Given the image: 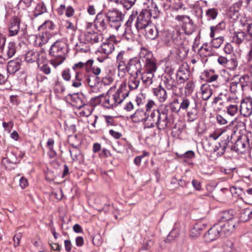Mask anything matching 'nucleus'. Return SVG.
I'll list each match as a JSON object with an SVG mask.
<instances>
[{"label": "nucleus", "mask_w": 252, "mask_h": 252, "mask_svg": "<svg viewBox=\"0 0 252 252\" xmlns=\"http://www.w3.org/2000/svg\"><path fill=\"white\" fill-rule=\"evenodd\" d=\"M229 142V135H226V137L220 143V147L222 151H224L227 147Z\"/></svg>", "instance_id": "53"}, {"label": "nucleus", "mask_w": 252, "mask_h": 252, "mask_svg": "<svg viewBox=\"0 0 252 252\" xmlns=\"http://www.w3.org/2000/svg\"><path fill=\"white\" fill-rule=\"evenodd\" d=\"M74 10L71 6H68L66 8L65 15L67 17H70L74 15Z\"/></svg>", "instance_id": "64"}, {"label": "nucleus", "mask_w": 252, "mask_h": 252, "mask_svg": "<svg viewBox=\"0 0 252 252\" xmlns=\"http://www.w3.org/2000/svg\"><path fill=\"white\" fill-rule=\"evenodd\" d=\"M125 52L124 51H120L117 56V63L119 64H126V59L124 57Z\"/></svg>", "instance_id": "47"}, {"label": "nucleus", "mask_w": 252, "mask_h": 252, "mask_svg": "<svg viewBox=\"0 0 252 252\" xmlns=\"http://www.w3.org/2000/svg\"><path fill=\"white\" fill-rule=\"evenodd\" d=\"M135 17V16H134L133 14H132L129 16L128 20H127V22L126 23V25L127 27V28L126 29L125 32L123 34V35H122L123 38H126V39L128 40L132 37L130 32L128 33L127 32L129 30L128 27L131 26V23L133 21L134 18Z\"/></svg>", "instance_id": "37"}, {"label": "nucleus", "mask_w": 252, "mask_h": 252, "mask_svg": "<svg viewBox=\"0 0 252 252\" xmlns=\"http://www.w3.org/2000/svg\"><path fill=\"white\" fill-rule=\"evenodd\" d=\"M239 83L236 82H232L230 84V90L231 93L235 94L237 92Z\"/></svg>", "instance_id": "62"}, {"label": "nucleus", "mask_w": 252, "mask_h": 252, "mask_svg": "<svg viewBox=\"0 0 252 252\" xmlns=\"http://www.w3.org/2000/svg\"><path fill=\"white\" fill-rule=\"evenodd\" d=\"M145 36L150 39H155L158 36V32L155 25L151 23L145 30Z\"/></svg>", "instance_id": "22"}, {"label": "nucleus", "mask_w": 252, "mask_h": 252, "mask_svg": "<svg viewBox=\"0 0 252 252\" xmlns=\"http://www.w3.org/2000/svg\"><path fill=\"white\" fill-rule=\"evenodd\" d=\"M196 105H195V108H193L192 110L189 111L187 113V116L189 120L193 121L195 120L197 117V111L196 109Z\"/></svg>", "instance_id": "49"}, {"label": "nucleus", "mask_w": 252, "mask_h": 252, "mask_svg": "<svg viewBox=\"0 0 252 252\" xmlns=\"http://www.w3.org/2000/svg\"><path fill=\"white\" fill-rule=\"evenodd\" d=\"M126 9H130L134 4L135 0H118Z\"/></svg>", "instance_id": "48"}, {"label": "nucleus", "mask_w": 252, "mask_h": 252, "mask_svg": "<svg viewBox=\"0 0 252 252\" xmlns=\"http://www.w3.org/2000/svg\"><path fill=\"white\" fill-rule=\"evenodd\" d=\"M84 39L87 43H96L101 40L102 36L96 32L86 31L84 35Z\"/></svg>", "instance_id": "16"}, {"label": "nucleus", "mask_w": 252, "mask_h": 252, "mask_svg": "<svg viewBox=\"0 0 252 252\" xmlns=\"http://www.w3.org/2000/svg\"><path fill=\"white\" fill-rule=\"evenodd\" d=\"M147 112L142 109H138L136 111L134 114L131 116L132 120L135 123L140 122H144L145 123V120L147 117Z\"/></svg>", "instance_id": "19"}, {"label": "nucleus", "mask_w": 252, "mask_h": 252, "mask_svg": "<svg viewBox=\"0 0 252 252\" xmlns=\"http://www.w3.org/2000/svg\"><path fill=\"white\" fill-rule=\"evenodd\" d=\"M3 56L7 59L13 57L17 51L16 44L13 41L8 42L1 49Z\"/></svg>", "instance_id": "13"}, {"label": "nucleus", "mask_w": 252, "mask_h": 252, "mask_svg": "<svg viewBox=\"0 0 252 252\" xmlns=\"http://www.w3.org/2000/svg\"><path fill=\"white\" fill-rule=\"evenodd\" d=\"M223 51L226 54H230L233 51V48L230 43H227L224 47Z\"/></svg>", "instance_id": "57"}, {"label": "nucleus", "mask_w": 252, "mask_h": 252, "mask_svg": "<svg viewBox=\"0 0 252 252\" xmlns=\"http://www.w3.org/2000/svg\"><path fill=\"white\" fill-rule=\"evenodd\" d=\"M194 88V84L193 82L192 81L188 82L185 88L186 93L191 94L193 91Z\"/></svg>", "instance_id": "52"}, {"label": "nucleus", "mask_w": 252, "mask_h": 252, "mask_svg": "<svg viewBox=\"0 0 252 252\" xmlns=\"http://www.w3.org/2000/svg\"><path fill=\"white\" fill-rule=\"evenodd\" d=\"M244 30L247 32L246 40L250 41L252 39V22H248L244 25Z\"/></svg>", "instance_id": "43"}, {"label": "nucleus", "mask_w": 252, "mask_h": 252, "mask_svg": "<svg viewBox=\"0 0 252 252\" xmlns=\"http://www.w3.org/2000/svg\"><path fill=\"white\" fill-rule=\"evenodd\" d=\"M93 61L91 60H89L87 61L86 63H84L82 62H79L77 63H75L72 68L74 70H76L78 68H82L84 67H85V69L87 72L89 71L90 69V67L93 65Z\"/></svg>", "instance_id": "33"}, {"label": "nucleus", "mask_w": 252, "mask_h": 252, "mask_svg": "<svg viewBox=\"0 0 252 252\" xmlns=\"http://www.w3.org/2000/svg\"><path fill=\"white\" fill-rule=\"evenodd\" d=\"M225 28V23L223 22H220L219 24L216 26H212L210 28V37L214 38L215 35L219 33L220 31L224 29Z\"/></svg>", "instance_id": "31"}, {"label": "nucleus", "mask_w": 252, "mask_h": 252, "mask_svg": "<svg viewBox=\"0 0 252 252\" xmlns=\"http://www.w3.org/2000/svg\"><path fill=\"white\" fill-rule=\"evenodd\" d=\"M137 77L138 76L135 75H130L128 84L130 90H135L138 87L140 84V79L138 78Z\"/></svg>", "instance_id": "29"}, {"label": "nucleus", "mask_w": 252, "mask_h": 252, "mask_svg": "<svg viewBox=\"0 0 252 252\" xmlns=\"http://www.w3.org/2000/svg\"><path fill=\"white\" fill-rule=\"evenodd\" d=\"M252 211L250 209H246L242 211L240 216L241 221L245 222L252 218Z\"/></svg>", "instance_id": "39"}, {"label": "nucleus", "mask_w": 252, "mask_h": 252, "mask_svg": "<svg viewBox=\"0 0 252 252\" xmlns=\"http://www.w3.org/2000/svg\"><path fill=\"white\" fill-rule=\"evenodd\" d=\"M128 94V92L126 90V84L123 82L121 84L115 94L112 95L107 94L105 96L103 105L107 108H113L120 104Z\"/></svg>", "instance_id": "2"}, {"label": "nucleus", "mask_w": 252, "mask_h": 252, "mask_svg": "<svg viewBox=\"0 0 252 252\" xmlns=\"http://www.w3.org/2000/svg\"><path fill=\"white\" fill-rule=\"evenodd\" d=\"M247 35L243 32H235L233 37L232 40L237 44H240L246 39Z\"/></svg>", "instance_id": "32"}, {"label": "nucleus", "mask_w": 252, "mask_h": 252, "mask_svg": "<svg viewBox=\"0 0 252 252\" xmlns=\"http://www.w3.org/2000/svg\"><path fill=\"white\" fill-rule=\"evenodd\" d=\"M190 103V100L187 98H183L182 102L180 104V109L186 110L189 106Z\"/></svg>", "instance_id": "51"}, {"label": "nucleus", "mask_w": 252, "mask_h": 252, "mask_svg": "<svg viewBox=\"0 0 252 252\" xmlns=\"http://www.w3.org/2000/svg\"><path fill=\"white\" fill-rule=\"evenodd\" d=\"M175 19L179 22H182L185 25V28H186V25H189V26L192 25V21L187 15H177L175 17Z\"/></svg>", "instance_id": "36"}, {"label": "nucleus", "mask_w": 252, "mask_h": 252, "mask_svg": "<svg viewBox=\"0 0 252 252\" xmlns=\"http://www.w3.org/2000/svg\"><path fill=\"white\" fill-rule=\"evenodd\" d=\"M109 23L110 26L118 31L121 25L123 18V14L117 10H109L105 15Z\"/></svg>", "instance_id": "4"}, {"label": "nucleus", "mask_w": 252, "mask_h": 252, "mask_svg": "<svg viewBox=\"0 0 252 252\" xmlns=\"http://www.w3.org/2000/svg\"><path fill=\"white\" fill-rule=\"evenodd\" d=\"M157 64L155 59L144 63V71L147 73H151L154 74L157 69Z\"/></svg>", "instance_id": "21"}, {"label": "nucleus", "mask_w": 252, "mask_h": 252, "mask_svg": "<svg viewBox=\"0 0 252 252\" xmlns=\"http://www.w3.org/2000/svg\"><path fill=\"white\" fill-rule=\"evenodd\" d=\"M141 80L142 82L145 86H149L152 84L153 82V79L154 77V74H151V73L142 72Z\"/></svg>", "instance_id": "30"}, {"label": "nucleus", "mask_w": 252, "mask_h": 252, "mask_svg": "<svg viewBox=\"0 0 252 252\" xmlns=\"http://www.w3.org/2000/svg\"><path fill=\"white\" fill-rule=\"evenodd\" d=\"M153 94L160 102H164L167 98V94L166 90L161 86L153 89Z\"/></svg>", "instance_id": "18"}, {"label": "nucleus", "mask_w": 252, "mask_h": 252, "mask_svg": "<svg viewBox=\"0 0 252 252\" xmlns=\"http://www.w3.org/2000/svg\"><path fill=\"white\" fill-rule=\"evenodd\" d=\"M118 75L120 77H124L126 73L128 72V63L126 64L118 65Z\"/></svg>", "instance_id": "45"}, {"label": "nucleus", "mask_w": 252, "mask_h": 252, "mask_svg": "<svg viewBox=\"0 0 252 252\" xmlns=\"http://www.w3.org/2000/svg\"><path fill=\"white\" fill-rule=\"evenodd\" d=\"M128 63V72L130 75L138 76L142 74V65L140 59L134 57L130 59Z\"/></svg>", "instance_id": "5"}, {"label": "nucleus", "mask_w": 252, "mask_h": 252, "mask_svg": "<svg viewBox=\"0 0 252 252\" xmlns=\"http://www.w3.org/2000/svg\"><path fill=\"white\" fill-rule=\"evenodd\" d=\"M212 45L216 48H219L222 44L224 39L223 36H219L215 38H212Z\"/></svg>", "instance_id": "46"}, {"label": "nucleus", "mask_w": 252, "mask_h": 252, "mask_svg": "<svg viewBox=\"0 0 252 252\" xmlns=\"http://www.w3.org/2000/svg\"><path fill=\"white\" fill-rule=\"evenodd\" d=\"M66 53V44L63 41H56L52 45L49 51V55L53 57L50 60L51 64L55 68L61 64L65 60Z\"/></svg>", "instance_id": "1"}, {"label": "nucleus", "mask_w": 252, "mask_h": 252, "mask_svg": "<svg viewBox=\"0 0 252 252\" xmlns=\"http://www.w3.org/2000/svg\"><path fill=\"white\" fill-rule=\"evenodd\" d=\"M50 39L49 34L47 32L39 34L36 37L35 40V45L37 46H41L47 43Z\"/></svg>", "instance_id": "25"}, {"label": "nucleus", "mask_w": 252, "mask_h": 252, "mask_svg": "<svg viewBox=\"0 0 252 252\" xmlns=\"http://www.w3.org/2000/svg\"><path fill=\"white\" fill-rule=\"evenodd\" d=\"M220 226V230L222 235L227 236L231 235L234 231L238 222H219L217 223Z\"/></svg>", "instance_id": "7"}, {"label": "nucleus", "mask_w": 252, "mask_h": 252, "mask_svg": "<svg viewBox=\"0 0 252 252\" xmlns=\"http://www.w3.org/2000/svg\"><path fill=\"white\" fill-rule=\"evenodd\" d=\"M226 109L228 115L234 116L238 113V106L236 104H230L226 106Z\"/></svg>", "instance_id": "40"}, {"label": "nucleus", "mask_w": 252, "mask_h": 252, "mask_svg": "<svg viewBox=\"0 0 252 252\" xmlns=\"http://www.w3.org/2000/svg\"><path fill=\"white\" fill-rule=\"evenodd\" d=\"M2 126L4 128L5 130L10 132L13 127V123L12 121H9L8 123L3 122Z\"/></svg>", "instance_id": "55"}, {"label": "nucleus", "mask_w": 252, "mask_h": 252, "mask_svg": "<svg viewBox=\"0 0 252 252\" xmlns=\"http://www.w3.org/2000/svg\"><path fill=\"white\" fill-rule=\"evenodd\" d=\"M156 126L159 129H163L168 126L169 120L167 113L165 111L159 112V116Z\"/></svg>", "instance_id": "17"}, {"label": "nucleus", "mask_w": 252, "mask_h": 252, "mask_svg": "<svg viewBox=\"0 0 252 252\" xmlns=\"http://www.w3.org/2000/svg\"><path fill=\"white\" fill-rule=\"evenodd\" d=\"M241 86L243 89L244 88L248 87L249 88H252V83L251 78L248 75H244L242 76L239 79Z\"/></svg>", "instance_id": "34"}, {"label": "nucleus", "mask_w": 252, "mask_h": 252, "mask_svg": "<svg viewBox=\"0 0 252 252\" xmlns=\"http://www.w3.org/2000/svg\"><path fill=\"white\" fill-rule=\"evenodd\" d=\"M242 3L248 10H252V0H242Z\"/></svg>", "instance_id": "63"}, {"label": "nucleus", "mask_w": 252, "mask_h": 252, "mask_svg": "<svg viewBox=\"0 0 252 252\" xmlns=\"http://www.w3.org/2000/svg\"><path fill=\"white\" fill-rule=\"evenodd\" d=\"M28 185V180L24 177H21L19 181V186L21 188L24 189L26 188Z\"/></svg>", "instance_id": "60"}, {"label": "nucleus", "mask_w": 252, "mask_h": 252, "mask_svg": "<svg viewBox=\"0 0 252 252\" xmlns=\"http://www.w3.org/2000/svg\"><path fill=\"white\" fill-rule=\"evenodd\" d=\"M78 108L80 110L79 112L80 116L88 117L93 111V107L90 104H84L79 106Z\"/></svg>", "instance_id": "28"}, {"label": "nucleus", "mask_w": 252, "mask_h": 252, "mask_svg": "<svg viewBox=\"0 0 252 252\" xmlns=\"http://www.w3.org/2000/svg\"><path fill=\"white\" fill-rule=\"evenodd\" d=\"M220 226L215 224L204 235V238L206 242H210L216 240L221 235L220 230Z\"/></svg>", "instance_id": "10"}, {"label": "nucleus", "mask_w": 252, "mask_h": 252, "mask_svg": "<svg viewBox=\"0 0 252 252\" xmlns=\"http://www.w3.org/2000/svg\"><path fill=\"white\" fill-rule=\"evenodd\" d=\"M240 112L245 117H250L252 114V99L249 97L242 101Z\"/></svg>", "instance_id": "9"}, {"label": "nucleus", "mask_w": 252, "mask_h": 252, "mask_svg": "<svg viewBox=\"0 0 252 252\" xmlns=\"http://www.w3.org/2000/svg\"><path fill=\"white\" fill-rule=\"evenodd\" d=\"M219 222H238V220L236 217L234 211L230 210L222 211L219 213L218 217Z\"/></svg>", "instance_id": "8"}, {"label": "nucleus", "mask_w": 252, "mask_h": 252, "mask_svg": "<svg viewBox=\"0 0 252 252\" xmlns=\"http://www.w3.org/2000/svg\"><path fill=\"white\" fill-rule=\"evenodd\" d=\"M171 4V8L173 10L177 11L182 8L184 4L182 3V0H172Z\"/></svg>", "instance_id": "50"}, {"label": "nucleus", "mask_w": 252, "mask_h": 252, "mask_svg": "<svg viewBox=\"0 0 252 252\" xmlns=\"http://www.w3.org/2000/svg\"><path fill=\"white\" fill-rule=\"evenodd\" d=\"M20 25V20L18 17L14 16L10 19L8 25L9 36H15L18 33Z\"/></svg>", "instance_id": "12"}, {"label": "nucleus", "mask_w": 252, "mask_h": 252, "mask_svg": "<svg viewBox=\"0 0 252 252\" xmlns=\"http://www.w3.org/2000/svg\"><path fill=\"white\" fill-rule=\"evenodd\" d=\"M46 12V8L43 3H40L37 4L34 10V15L37 17Z\"/></svg>", "instance_id": "42"}, {"label": "nucleus", "mask_w": 252, "mask_h": 252, "mask_svg": "<svg viewBox=\"0 0 252 252\" xmlns=\"http://www.w3.org/2000/svg\"><path fill=\"white\" fill-rule=\"evenodd\" d=\"M116 41V36L114 35H110L101 45L99 52L108 55L111 54L115 49L114 42Z\"/></svg>", "instance_id": "6"}, {"label": "nucleus", "mask_w": 252, "mask_h": 252, "mask_svg": "<svg viewBox=\"0 0 252 252\" xmlns=\"http://www.w3.org/2000/svg\"><path fill=\"white\" fill-rule=\"evenodd\" d=\"M69 152L73 160H77L79 159L81 155V151L77 146L72 144L71 148L69 149Z\"/></svg>", "instance_id": "38"}, {"label": "nucleus", "mask_w": 252, "mask_h": 252, "mask_svg": "<svg viewBox=\"0 0 252 252\" xmlns=\"http://www.w3.org/2000/svg\"><path fill=\"white\" fill-rule=\"evenodd\" d=\"M101 79L95 75H88L86 78L85 82L91 88L96 87L98 86Z\"/></svg>", "instance_id": "23"}, {"label": "nucleus", "mask_w": 252, "mask_h": 252, "mask_svg": "<svg viewBox=\"0 0 252 252\" xmlns=\"http://www.w3.org/2000/svg\"><path fill=\"white\" fill-rule=\"evenodd\" d=\"M189 70L184 65L180 66L177 71L176 76L177 81L179 83H184L189 79Z\"/></svg>", "instance_id": "15"}, {"label": "nucleus", "mask_w": 252, "mask_h": 252, "mask_svg": "<svg viewBox=\"0 0 252 252\" xmlns=\"http://www.w3.org/2000/svg\"><path fill=\"white\" fill-rule=\"evenodd\" d=\"M62 76L64 80L67 81H69L71 79L70 70L69 69L63 70L62 72Z\"/></svg>", "instance_id": "54"}, {"label": "nucleus", "mask_w": 252, "mask_h": 252, "mask_svg": "<svg viewBox=\"0 0 252 252\" xmlns=\"http://www.w3.org/2000/svg\"><path fill=\"white\" fill-rule=\"evenodd\" d=\"M22 238V235L19 233L15 234L13 237L14 245L15 247L19 246L21 239Z\"/></svg>", "instance_id": "61"}, {"label": "nucleus", "mask_w": 252, "mask_h": 252, "mask_svg": "<svg viewBox=\"0 0 252 252\" xmlns=\"http://www.w3.org/2000/svg\"><path fill=\"white\" fill-rule=\"evenodd\" d=\"M21 62L19 59L10 61L7 66L8 72L10 73H14L19 70L21 66Z\"/></svg>", "instance_id": "20"}, {"label": "nucleus", "mask_w": 252, "mask_h": 252, "mask_svg": "<svg viewBox=\"0 0 252 252\" xmlns=\"http://www.w3.org/2000/svg\"><path fill=\"white\" fill-rule=\"evenodd\" d=\"M246 145L241 140H238L235 143V146L237 150L242 152V151L245 148Z\"/></svg>", "instance_id": "56"}, {"label": "nucleus", "mask_w": 252, "mask_h": 252, "mask_svg": "<svg viewBox=\"0 0 252 252\" xmlns=\"http://www.w3.org/2000/svg\"><path fill=\"white\" fill-rule=\"evenodd\" d=\"M138 59H140V61L141 60L143 62L145 63L154 58L151 51H149L145 48L142 47L141 48L139 54Z\"/></svg>", "instance_id": "24"}, {"label": "nucleus", "mask_w": 252, "mask_h": 252, "mask_svg": "<svg viewBox=\"0 0 252 252\" xmlns=\"http://www.w3.org/2000/svg\"><path fill=\"white\" fill-rule=\"evenodd\" d=\"M84 78V74L80 72H76L75 79L72 81V86L78 88L82 86Z\"/></svg>", "instance_id": "35"}, {"label": "nucleus", "mask_w": 252, "mask_h": 252, "mask_svg": "<svg viewBox=\"0 0 252 252\" xmlns=\"http://www.w3.org/2000/svg\"><path fill=\"white\" fill-rule=\"evenodd\" d=\"M152 23L150 13L147 10H142L136 18L135 27L137 32L145 30Z\"/></svg>", "instance_id": "3"}, {"label": "nucleus", "mask_w": 252, "mask_h": 252, "mask_svg": "<svg viewBox=\"0 0 252 252\" xmlns=\"http://www.w3.org/2000/svg\"><path fill=\"white\" fill-rule=\"evenodd\" d=\"M228 62V59L222 56H220L218 59V63L223 66H225Z\"/></svg>", "instance_id": "58"}, {"label": "nucleus", "mask_w": 252, "mask_h": 252, "mask_svg": "<svg viewBox=\"0 0 252 252\" xmlns=\"http://www.w3.org/2000/svg\"><path fill=\"white\" fill-rule=\"evenodd\" d=\"M55 27V24L50 20L45 21L43 24L38 27V30H54Z\"/></svg>", "instance_id": "44"}, {"label": "nucleus", "mask_w": 252, "mask_h": 252, "mask_svg": "<svg viewBox=\"0 0 252 252\" xmlns=\"http://www.w3.org/2000/svg\"><path fill=\"white\" fill-rule=\"evenodd\" d=\"M218 14V10L215 8L207 9L206 11V16L208 20H215Z\"/></svg>", "instance_id": "41"}, {"label": "nucleus", "mask_w": 252, "mask_h": 252, "mask_svg": "<svg viewBox=\"0 0 252 252\" xmlns=\"http://www.w3.org/2000/svg\"><path fill=\"white\" fill-rule=\"evenodd\" d=\"M225 249L227 252H232L234 251V245L233 243L230 241H228L226 242L225 245Z\"/></svg>", "instance_id": "59"}, {"label": "nucleus", "mask_w": 252, "mask_h": 252, "mask_svg": "<svg viewBox=\"0 0 252 252\" xmlns=\"http://www.w3.org/2000/svg\"><path fill=\"white\" fill-rule=\"evenodd\" d=\"M202 98L203 100H208L212 94L211 86L208 84L202 85L200 88Z\"/></svg>", "instance_id": "26"}, {"label": "nucleus", "mask_w": 252, "mask_h": 252, "mask_svg": "<svg viewBox=\"0 0 252 252\" xmlns=\"http://www.w3.org/2000/svg\"><path fill=\"white\" fill-rule=\"evenodd\" d=\"M108 22L106 15L99 13L96 16L94 26L98 31L102 32L106 29Z\"/></svg>", "instance_id": "14"}, {"label": "nucleus", "mask_w": 252, "mask_h": 252, "mask_svg": "<svg viewBox=\"0 0 252 252\" xmlns=\"http://www.w3.org/2000/svg\"><path fill=\"white\" fill-rule=\"evenodd\" d=\"M159 111L158 109L154 110L152 112L147 113L146 120H145L144 128H151L156 125L158 118H159Z\"/></svg>", "instance_id": "11"}, {"label": "nucleus", "mask_w": 252, "mask_h": 252, "mask_svg": "<svg viewBox=\"0 0 252 252\" xmlns=\"http://www.w3.org/2000/svg\"><path fill=\"white\" fill-rule=\"evenodd\" d=\"M39 53L34 50H30L25 55V60L27 63H32L39 61Z\"/></svg>", "instance_id": "27"}]
</instances>
